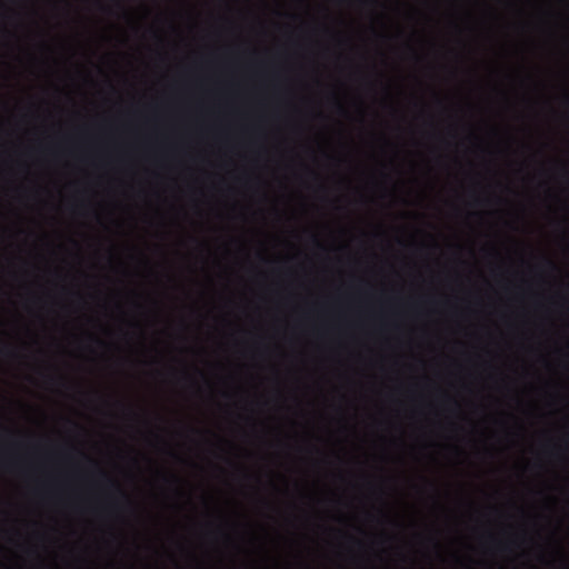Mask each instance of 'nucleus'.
I'll return each instance as SVG.
<instances>
[{
  "instance_id": "obj_1",
  "label": "nucleus",
  "mask_w": 569,
  "mask_h": 569,
  "mask_svg": "<svg viewBox=\"0 0 569 569\" xmlns=\"http://www.w3.org/2000/svg\"><path fill=\"white\" fill-rule=\"evenodd\" d=\"M21 352L10 343L0 341V357L9 360L21 358Z\"/></svg>"
},
{
  "instance_id": "obj_2",
  "label": "nucleus",
  "mask_w": 569,
  "mask_h": 569,
  "mask_svg": "<svg viewBox=\"0 0 569 569\" xmlns=\"http://www.w3.org/2000/svg\"><path fill=\"white\" fill-rule=\"evenodd\" d=\"M266 349L257 348L252 352L253 358H261L264 356Z\"/></svg>"
},
{
  "instance_id": "obj_3",
  "label": "nucleus",
  "mask_w": 569,
  "mask_h": 569,
  "mask_svg": "<svg viewBox=\"0 0 569 569\" xmlns=\"http://www.w3.org/2000/svg\"><path fill=\"white\" fill-rule=\"evenodd\" d=\"M91 339H92V340H93V341H94L99 347H101V348H106V347L108 346V345H107L103 340H101V339H98V338H96V337H91Z\"/></svg>"
},
{
  "instance_id": "obj_4",
  "label": "nucleus",
  "mask_w": 569,
  "mask_h": 569,
  "mask_svg": "<svg viewBox=\"0 0 569 569\" xmlns=\"http://www.w3.org/2000/svg\"><path fill=\"white\" fill-rule=\"evenodd\" d=\"M338 109H339V111H342V110H343V109H342V107H341L340 104H338Z\"/></svg>"
}]
</instances>
